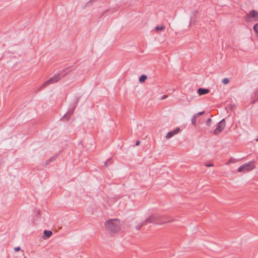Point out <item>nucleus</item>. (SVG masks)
<instances>
[{
	"instance_id": "1",
	"label": "nucleus",
	"mask_w": 258,
	"mask_h": 258,
	"mask_svg": "<svg viewBox=\"0 0 258 258\" xmlns=\"http://www.w3.org/2000/svg\"><path fill=\"white\" fill-rule=\"evenodd\" d=\"M106 230L110 234L118 232L120 230V222L118 219H112L107 220L104 223Z\"/></svg>"
},
{
	"instance_id": "2",
	"label": "nucleus",
	"mask_w": 258,
	"mask_h": 258,
	"mask_svg": "<svg viewBox=\"0 0 258 258\" xmlns=\"http://www.w3.org/2000/svg\"><path fill=\"white\" fill-rule=\"evenodd\" d=\"M67 74H64L62 75L61 73L60 74H57L54 75L52 77L50 78L48 80L45 82L40 87V89L46 87L47 86H48L49 84H53L57 82L59 80L61 79L63 77L65 76V75Z\"/></svg>"
},
{
	"instance_id": "3",
	"label": "nucleus",
	"mask_w": 258,
	"mask_h": 258,
	"mask_svg": "<svg viewBox=\"0 0 258 258\" xmlns=\"http://www.w3.org/2000/svg\"><path fill=\"white\" fill-rule=\"evenodd\" d=\"M255 168V165L254 164V162L250 161L248 163H245L243 164L242 166H240L238 169L237 171L238 172H246L252 170Z\"/></svg>"
},
{
	"instance_id": "4",
	"label": "nucleus",
	"mask_w": 258,
	"mask_h": 258,
	"mask_svg": "<svg viewBox=\"0 0 258 258\" xmlns=\"http://www.w3.org/2000/svg\"><path fill=\"white\" fill-rule=\"evenodd\" d=\"M245 20L250 22L258 21V12L255 10H251L245 16Z\"/></svg>"
},
{
	"instance_id": "5",
	"label": "nucleus",
	"mask_w": 258,
	"mask_h": 258,
	"mask_svg": "<svg viewBox=\"0 0 258 258\" xmlns=\"http://www.w3.org/2000/svg\"><path fill=\"white\" fill-rule=\"evenodd\" d=\"M158 214H153L144 220V223L146 224L152 223L154 224H159Z\"/></svg>"
},
{
	"instance_id": "6",
	"label": "nucleus",
	"mask_w": 258,
	"mask_h": 258,
	"mask_svg": "<svg viewBox=\"0 0 258 258\" xmlns=\"http://www.w3.org/2000/svg\"><path fill=\"white\" fill-rule=\"evenodd\" d=\"M225 127V119H223L217 124L216 128L214 130L213 133L214 135H217L220 134Z\"/></svg>"
},
{
	"instance_id": "7",
	"label": "nucleus",
	"mask_w": 258,
	"mask_h": 258,
	"mask_svg": "<svg viewBox=\"0 0 258 258\" xmlns=\"http://www.w3.org/2000/svg\"><path fill=\"white\" fill-rule=\"evenodd\" d=\"M159 218V224H163L168 222L173 221L174 220L171 217L166 216L158 214Z\"/></svg>"
},
{
	"instance_id": "8",
	"label": "nucleus",
	"mask_w": 258,
	"mask_h": 258,
	"mask_svg": "<svg viewBox=\"0 0 258 258\" xmlns=\"http://www.w3.org/2000/svg\"><path fill=\"white\" fill-rule=\"evenodd\" d=\"M179 131L180 128L177 127L175 128L174 131L168 132L166 136V139H169L171 138L174 135L178 134L179 132Z\"/></svg>"
},
{
	"instance_id": "9",
	"label": "nucleus",
	"mask_w": 258,
	"mask_h": 258,
	"mask_svg": "<svg viewBox=\"0 0 258 258\" xmlns=\"http://www.w3.org/2000/svg\"><path fill=\"white\" fill-rule=\"evenodd\" d=\"M210 90L208 89L200 88L198 89L197 92L199 95H203L209 93Z\"/></svg>"
},
{
	"instance_id": "10",
	"label": "nucleus",
	"mask_w": 258,
	"mask_h": 258,
	"mask_svg": "<svg viewBox=\"0 0 258 258\" xmlns=\"http://www.w3.org/2000/svg\"><path fill=\"white\" fill-rule=\"evenodd\" d=\"M74 112V109H72L71 110H70L68 113L66 114L63 118L62 119L63 120H68L69 119V118L71 117V116L72 115Z\"/></svg>"
},
{
	"instance_id": "11",
	"label": "nucleus",
	"mask_w": 258,
	"mask_h": 258,
	"mask_svg": "<svg viewBox=\"0 0 258 258\" xmlns=\"http://www.w3.org/2000/svg\"><path fill=\"white\" fill-rule=\"evenodd\" d=\"M253 100L251 101L252 104H254L256 101H258V89L254 92Z\"/></svg>"
},
{
	"instance_id": "12",
	"label": "nucleus",
	"mask_w": 258,
	"mask_h": 258,
	"mask_svg": "<svg viewBox=\"0 0 258 258\" xmlns=\"http://www.w3.org/2000/svg\"><path fill=\"white\" fill-rule=\"evenodd\" d=\"M43 233L44 236H45L47 238H48L51 236L52 232L50 230H44Z\"/></svg>"
},
{
	"instance_id": "13",
	"label": "nucleus",
	"mask_w": 258,
	"mask_h": 258,
	"mask_svg": "<svg viewBox=\"0 0 258 258\" xmlns=\"http://www.w3.org/2000/svg\"><path fill=\"white\" fill-rule=\"evenodd\" d=\"M165 29V26L164 25L157 26L155 27V30L157 31H164Z\"/></svg>"
},
{
	"instance_id": "14",
	"label": "nucleus",
	"mask_w": 258,
	"mask_h": 258,
	"mask_svg": "<svg viewBox=\"0 0 258 258\" xmlns=\"http://www.w3.org/2000/svg\"><path fill=\"white\" fill-rule=\"evenodd\" d=\"M147 76L145 75H142L141 76V77H140L139 78V82H144L147 79Z\"/></svg>"
},
{
	"instance_id": "15",
	"label": "nucleus",
	"mask_w": 258,
	"mask_h": 258,
	"mask_svg": "<svg viewBox=\"0 0 258 258\" xmlns=\"http://www.w3.org/2000/svg\"><path fill=\"white\" fill-rule=\"evenodd\" d=\"M147 225L146 223H144V221L141 222V223L137 225L136 227L137 230H139L143 226Z\"/></svg>"
},
{
	"instance_id": "16",
	"label": "nucleus",
	"mask_w": 258,
	"mask_h": 258,
	"mask_svg": "<svg viewBox=\"0 0 258 258\" xmlns=\"http://www.w3.org/2000/svg\"><path fill=\"white\" fill-rule=\"evenodd\" d=\"M253 30L258 37V23L255 24L253 26Z\"/></svg>"
},
{
	"instance_id": "17",
	"label": "nucleus",
	"mask_w": 258,
	"mask_h": 258,
	"mask_svg": "<svg viewBox=\"0 0 258 258\" xmlns=\"http://www.w3.org/2000/svg\"><path fill=\"white\" fill-rule=\"evenodd\" d=\"M197 118L195 115L193 116L192 119H191V122H192V124L194 125H196V121H197Z\"/></svg>"
},
{
	"instance_id": "18",
	"label": "nucleus",
	"mask_w": 258,
	"mask_h": 258,
	"mask_svg": "<svg viewBox=\"0 0 258 258\" xmlns=\"http://www.w3.org/2000/svg\"><path fill=\"white\" fill-rule=\"evenodd\" d=\"M222 83L224 84H228L229 83V80L228 78H224V79L222 80Z\"/></svg>"
},
{
	"instance_id": "19",
	"label": "nucleus",
	"mask_w": 258,
	"mask_h": 258,
	"mask_svg": "<svg viewBox=\"0 0 258 258\" xmlns=\"http://www.w3.org/2000/svg\"><path fill=\"white\" fill-rule=\"evenodd\" d=\"M203 114H204V111H202V112H199L197 113H196V114H195L194 115L196 117H198V116H200V115H203Z\"/></svg>"
},
{
	"instance_id": "20",
	"label": "nucleus",
	"mask_w": 258,
	"mask_h": 258,
	"mask_svg": "<svg viewBox=\"0 0 258 258\" xmlns=\"http://www.w3.org/2000/svg\"><path fill=\"white\" fill-rule=\"evenodd\" d=\"M212 122V120L211 118H208L206 121V124L207 125H210Z\"/></svg>"
},
{
	"instance_id": "21",
	"label": "nucleus",
	"mask_w": 258,
	"mask_h": 258,
	"mask_svg": "<svg viewBox=\"0 0 258 258\" xmlns=\"http://www.w3.org/2000/svg\"><path fill=\"white\" fill-rule=\"evenodd\" d=\"M205 165L208 167L214 166V164L213 163H206Z\"/></svg>"
},
{
	"instance_id": "22",
	"label": "nucleus",
	"mask_w": 258,
	"mask_h": 258,
	"mask_svg": "<svg viewBox=\"0 0 258 258\" xmlns=\"http://www.w3.org/2000/svg\"><path fill=\"white\" fill-rule=\"evenodd\" d=\"M111 160V158L110 159H109L108 160H107L105 163H104V166H107L108 165V164H109V162H110V160Z\"/></svg>"
},
{
	"instance_id": "23",
	"label": "nucleus",
	"mask_w": 258,
	"mask_h": 258,
	"mask_svg": "<svg viewBox=\"0 0 258 258\" xmlns=\"http://www.w3.org/2000/svg\"><path fill=\"white\" fill-rule=\"evenodd\" d=\"M20 247H16L15 248H14V250L15 251H18L19 250H20Z\"/></svg>"
},
{
	"instance_id": "24",
	"label": "nucleus",
	"mask_w": 258,
	"mask_h": 258,
	"mask_svg": "<svg viewBox=\"0 0 258 258\" xmlns=\"http://www.w3.org/2000/svg\"><path fill=\"white\" fill-rule=\"evenodd\" d=\"M140 144V142L139 141H137L136 143V146H138Z\"/></svg>"
},
{
	"instance_id": "25",
	"label": "nucleus",
	"mask_w": 258,
	"mask_h": 258,
	"mask_svg": "<svg viewBox=\"0 0 258 258\" xmlns=\"http://www.w3.org/2000/svg\"><path fill=\"white\" fill-rule=\"evenodd\" d=\"M167 96L166 95H164V96H163L162 97L161 99L163 100V99H164L166 98H167Z\"/></svg>"
},
{
	"instance_id": "26",
	"label": "nucleus",
	"mask_w": 258,
	"mask_h": 258,
	"mask_svg": "<svg viewBox=\"0 0 258 258\" xmlns=\"http://www.w3.org/2000/svg\"><path fill=\"white\" fill-rule=\"evenodd\" d=\"M37 214L38 216H39L40 215V210H38L37 212Z\"/></svg>"
},
{
	"instance_id": "27",
	"label": "nucleus",
	"mask_w": 258,
	"mask_h": 258,
	"mask_svg": "<svg viewBox=\"0 0 258 258\" xmlns=\"http://www.w3.org/2000/svg\"><path fill=\"white\" fill-rule=\"evenodd\" d=\"M49 162H50V161H47V164H48Z\"/></svg>"
},
{
	"instance_id": "28",
	"label": "nucleus",
	"mask_w": 258,
	"mask_h": 258,
	"mask_svg": "<svg viewBox=\"0 0 258 258\" xmlns=\"http://www.w3.org/2000/svg\"><path fill=\"white\" fill-rule=\"evenodd\" d=\"M256 141H258V138L256 139Z\"/></svg>"
}]
</instances>
